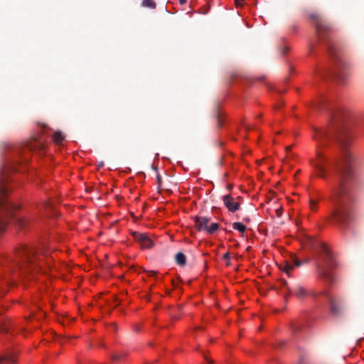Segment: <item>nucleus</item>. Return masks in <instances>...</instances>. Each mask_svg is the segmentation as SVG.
I'll use <instances>...</instances> for the list:
<instances>
[{
  "instance_id": "f257e3e1",
  "label": "nucleus",
  "mask_w": 364,
  "mask_h": 364,
  "mask_svg": "<svg viewBox=\"0 0 364 364\" xmlns=\"http://www.w3.org/2000/svg\"><path fill=\"white\" fill-rule=\"evenodd\" d=\"M318 109H326L331 115V123L327 128H314L313 139L316 142V158L311 161L318 176L327 179L333 173L331 201L333 208L328 216L333 224L345 232L353 216L341 199L348 191L354 179L355 159L348 151L351 138L348 132L350 115L348 112L337 109L333 110L326 102L316 105Z\"/></svg>"
},
{
  "instance_id": "f03ea898",
  "label": "nucleus",
  "mask_w": 364,
  "mask_h": 364,
  "mask_svg": "<svg viewBox=\"0 0 364 364\" xmlns=\"http://www.w3.org/2000/svg\"><path fill=\"white\" fill-rule=\"evenodd\" d=\"M310 17L315 24L317 43L326 48L329 56L334 61L335 70L332 75L339 82L344 83L350 75V67L349 65L338 55L337 48L331 38V28L330 25L318 14H312Z\"/></svg>"
},
{
  "instance_id": "7ed1b4c3",
  "label": "nucleus",
  "mask_w": 364,
  "mask_h": 364,
  "mask_svg": "<svg viewBox=\"0 0 364 364\" xmlns=\"http://www.w3.org/2000/svg\"><path fill=\"white\" fill-rule=\"evenodd\" d=\"M46 258L48 263L51 259L43 250L37 251L33 247L22 245L16 250V256L14 259L13 272L17 274H26L40 268L42 258Z\"/></svg>"
},
{
  "instance_id": "20e7f679",
  "label": "nucleus",
  "mask_w": 364,
  "mask_h": 364,
  "mask_svg": "<svg viewBox=\"0 0 364 364\" xmlns=\"http://www.w3.org/2000/svg\"><path fill=\"white\" fill-rule=\"evenodd\" d=\"M317 252L316 267L318 277L324 281L331 282L333 280L332 270L336 265V262L327 246L321 242L312 245Z\"/></svg>"
},
{
  "instance_id": "39448f33",
  "label": "nucleus",
  "mask_w": 364,
  "mask_h": 364,
  "mask_svg": "<svg viewBox=\"0 0 364 364\" xmlns=\"http://www.w3.org/2000/svg\"><path fill=\"white\" fill-rule=\"evenodd\" d=\"M8 188L4 184V179L0 180V233L3 232L9 220L14 216L16 206L6 198Z\"/></svg>"
},
{
  "instance_id": "423d86ee",
  "label": "nucleus",
  "mask_w": 364,
  "mask_h": 364,
  "mask_svg": "<svg viewBox=\"0 0 364 364\" xmlns=\"http://www.w3.org/2000/svg\"><path fill=\"white\" fill-rule=\"evenodd\" d=\"M326 294V299L328 306V312L331 316L336 319L343 318L348 314V306L347 299L344 295Z\"/></svg>"
},
{
  "instance_id": "0eeeda50",
  "label": "nucleus",
  "mask_w": 364,
  "mask_h": 364,
  "mask_svg": "<svg viewBox=\"0 0 364 364\" xmlns=\"http://www.w3.org/2000/svg\"><path fill=\"white\" fill-rule=\"evenodd\" d=\"M195 228L198 231H205L212 235L219 229V225L216 223H210V218L203 216H195L193 218Z\"/></svg>"
},
{
  "instance_id": "6e6552de",
  "label": "nucleus",
  "mask_w": 364,
  "mask_h": 364,
  "mask_svg": "<svg viewBox=\"0 0 364 364\" xmlns=\"http://www.w3.org/2000/svg\"><path fill=\"white\" fill-rule=\"evenodd\" d=\"M294 265L296 267H300L301 265V262L298 259L295 255L291 257V260H285L282 262L279 265V268L287 274L289 275L290 272L294 269Z\"/></svg>"
},
{
  "instance_id": "1a4fd4ad",
  "label": "nucleus",
  "mask_w": 364,
  "mask_h": 364,
  "mask_svg": "<svg viewBox=\"0 0 364 364\" xmlns=\"http://www.w3.org/2000/svg\"><path fill=\"white\" fill-rule=\"evenodd\" d=\"M17 362V353L12 350H6L0 356V364H15Z\"/></svg>"
},
{
  "instance_id": "9d476101",
  "label": "nucleus",
  "mask_w": 364,
  "mask_h": 364,
  "mask_svg": "<svg viewBox=\"0 0 364 364\" xmlns=\"http://www.w3.org/2000/svg\"><path fill=\"white\" fill-rule=\"evenodd\" d=\"M132 236L134 240L140 243L144 248H151L153 245L151 240L145 234L134 232Z\"/></svg>"
},
{
  "instance_id": "9b49d317",
  "label": "nucleus",
  "mask_w": 364,
  "mask_h": 364,
  "mask_svg": "<svg viewBox=\"0 0 364 364\" xmlns=\"http://www.w3.org/2000/svg\"><path fill=\"white\" fill-rule=\"evenodd\" d=\"M223 202L225 207L231 212H235L240 208V204L235 201V198L230 195H225L223 196Z\"/></svg>"
},
{
  "instance_id": "f8f14e48",
  "label": "nucleus",
  "mask_w": 364,
  "mask_h": 364,
  "mask_svg": "<svg viewBox=\"0 0 364 364\" xmlns=\"http://www.w3.org/2000/svg\"><path fill=\"white\" fill-rule=\"evenodd\" d=\"M13 326H14V323L11 318H5L0 320V333H9Z\"/></svg>"
},
{
  "instance_id": "ddd939ff",
  "label": "nucleus",
  "mask_w": 364,
  "mask_h": 364,
  "mask_svg": "<svg viewBox=\"0 0 364 364\" xmlns=\"http://www.w3.org/2000/svg\"><path fill=\"white\" fill-rule=\"evenodd\" d=\"M26 151H33V150H41L42 151L44 148V145L42 142L38 141L37 139H33L31 141L28 142L26 145Z\"/></svg>"
},
{
  "instance_id": "4468645a",
  "label": "nucleus",
  "mask_w": 364,
  "mask_h": 364,
  "mask_svg": "<svg viewBox=\"0 0 364 364\" xmlns=\"http://www.w3.org/2000/svg\"><path fill=\"white\" fill-rule=\"evenodd\" d=\"M293 293L299 299H303L308 296L309 291L302 286L297 285L294 288Z\"/></svg>"
},
{
  "instance_id": "2eb2a0df",
  "label": "nucleus",
  "mask_w": 364,
  "mask_h": 364,
  "mask_svg": "<svg viewBox=\"0 0 364 364\" xmlns=\"http://www.w3.org/2000/svg\"><path fill=\"white\" fill-rule=\"evenodd\" d=\"M175 260H176V262L179 265V266H185L186 264V255L182 253V252H178L176 255H175Z\"/></svg>"
},
{
  "instance_id": "dca6fc26",
  "label": "nucleus",
  "mask_w": 364,
  "mask_h": 364,
  "mask_svg": "<svg viewBox=\"0 0 364 364\" xmlns=\"http://www.w3.org/2000/svg\"><path fill=\"white\" fill-rule=\"evenodd\" d=\"M53 139L55 143L60 144L64 140V136L60 132H55L53 136Z\"/></svg>"
},
{
  "instance_id": "f3484780",
  "label": "nucleus",
  "mask_w": 364,
  "mask_h": 364,
  "mask_svg": "<svg viewBox=\"0 0 364 364\" xmlns=\"http://www.w3.org/2000/svg\"><path fill=\"white\" fill-rule=\"evenodd\" d=\"M232 227L235 230H238L240 232H244L246 230V226L241 223L235 222L232 224Z\"/></svg>"
},
{
  "instance_id": "a211bd4d",
  "label": "nucleus",
  "mask_w": 364,
  "mask_h": 364,
  "mask_svg": "<svg viewBox=\"0 0 364 364\" xmlns=\"http://www.w3.org/2000/svg\"><path fill=\"white\" fill-rule=\"evenodd\" d=\"M141 6L144 7H148L150 9L156 8V3L153 0H144L141 2Z\"/></svg>"
},
{
  "instance_id": "6ab92c4d",
  "label": "nucleus",
  "mask_w": 364,
  "mask_h": 364,
  "mask_svg": "<svg viewBox=\"0 0 364 364\" xmlns=\"http://www.w3.org/2000/svg\"><path fill=\"white\" fill-rule=\"evenodd\" d=\"M325 293H328V292L326 291L317 292L316 291L311 290V291H309L308 296H310L312 298H316L318 295H323L326 298V294Z\"/></svg>"
},
{
  "instance_id": "aec40b11",
  "label": "nucleus",
  "mask_w": 364,
  "mask_h": 364,
  "mask_svg": "<svg viewBox=\"0 0 364 364\" xmlns=\"http://www.w3.org/2000/svg\"><path fill=\"white\" fill-rule=\"evenodd\" d=\"M215 117L218 122V126L221 127L223 125L222 114L220 112L217 111Z\"/></svg>"
},
{
  "instance_id": "412c9836",
  "label": "nucleus",
  "mask_w": 364,
  "mask_h": 364,
  "mask_svg": "<svg viewBox=\"0 0 364 364\" xmlns=\"http://www.w3.org/2000/svg\"><path fill=\"white\" fill-rule=\"evenodd\" d=\"M13 151L16 156H18L22 154L23 147L21 146H16L13 149Z\"/></svg>"
},
{
  "instance_id": "4be33fe9",
  "label": "nucleus",
  "mask_w": 364,
  "mask_h": 364,
  "mask_svg": "<svg viewBox=\"0 0 364 364\" xmlns=\"http://www.w3.org/2000/svg\"><path fill=\"white\" fill-rule=\"evenodd\" d=\"M26 220L23 218H18L17 223L20 228H23L26 225Z\"/></svg>"
},
{
  "instance_id": "5701e85b",
  "label": "nucleus",
  "mask_w": 364,
  "mask_h": 364,
  "mask_svg": "<svg viewBox=\"0 0 364 364\" xmlns=\"http://www.w3.org/2000/svg\"><path fill=\"white\" fill-rule=\"evenodd\" d=\"M125 356V354H114L112 355V360L117 361Z\"/></svg>"
},
{
  "instance_id": "b1692460",
  "label": "nucleus",
  "mask_w": 364,
  "mask_h": 364,
  "mask_svg": "<svg viewBox=\"0 0 364 364\" xmlns=\"http://www.w3.org/2000/svg\"><path fill=\"white\" fill-rule=\"evenodd\" d=\"M310 207L313 210L316 209V202L313 199L310 200Z\"/></svg>"
},
{
  "instance_id": "393cba45",
  "label": "nucleus",
  "mask_w": 364,
  "mask_h": 364,
  "mask_svg": "<svg viewBox=\"0 0 364 364\" xmlns=\"http://www.w3.org/2000/svg\"><path fill=\"white\" fill-rule=\"evenodd\" d=\"M146 272L149 277H154L157 274V272L153 270L147 271Z\"/></svg>"
},
{
  "instance_id": "a878e982",
  "label": "nucleus",
  "mask_w": 364,
  "mask_h": 364,
  "mask_svg": "<svg viewBox=\"0 0 364 364\" xmlns=\"http://www.w3.org/2000/svg\"><path fill=\"white\" fill-rule=\"evenodd\" d=\"M276 213H277V217H279V218L281 217L282 214V209H281V208L277 209Z\"/></svg>"
},
{
  "instance_id": "bb28decb",
  "label": "nucleus",
  "mask_w": 364,
  "mask_h": 364,
  "mask_svg": "<svg viewBox=\"0 0 364 364\" xmlns=\"http://www.w3.org/2000/svg\"><path fill=\"white\" fill-rule=\"evenodd\" d=\"M203 357L205 359V360L208 363V364H213V360H211L210 358H208L205 355H203Z\"/></svg>"
},
{
  "instance_id": "cd10ccee",
  "label": "nucleus",
  "mask_w": 364,
  "mask_h": 364,
  "mask_svg": "<svg viewBox=\"0 0 364 364\" xmlns=\"http://www.w3.org/2000/svg\"><path fill=\"white\" fill-rule=\"evenodd\" d=\"M230 258V254L228 252L225 253L224 255H223V259L225 260H228Z\"/></svg>"
},
{
  "instance_id": "c85d7f7f",
  "label": "nucleus",
  "mask_w": 364,
  "mask_h": 364,
  "mask_svg": "<svg viewBox=\"0 0 364 364\" xmlns=\"http://www.w3.org/2000/svg\"><path fill=\"white\" fill-rule=\"evenodd\" d=\"M242 1H243V0H235V4H236L237 6H241Z\"/></svg>"
},
{
  "instance_id": "c756f323",
  "label": "nucleus",
  "mask_w": 364,
  "mask_h": 364,
  "mask_svg": "<svg viewBox=\"0 0 364 364\" xmlns=\"http://www.w3.org/2000/svg\"><path fill=\"white\" fill-rule=\"evenodd\" d=\"M156 179H157V182H158L159 186H161V177L159 175H158Z\"/></svg>"
},
{
  "instance_id": "7c9ffc66",
  "label": "nucleus",
  "mask_w": 364,
  "mask_h": 364,
  "mask_svg": "<svg viewBox=\"0 0 364 364\" xmlns=\"http://www.w3.org/2000/svg\"><path fill=\"white\" fill-rule=\"evenodd\" d=\"M187 2V0H179V3L181 5L185 4Z\"/></svg>"
},
{
  "instance_id": "2f4dec72",
  "label": "nucleus",
  "mask_w": 364,
  "mask_h": 364,
  "mask_svg": "<svg viewBox=\"0 0 364 364\" xmlns=\"http://www.w3.org/2000/svg\"><path fill=\"white\" fill-rule=\"evenodd\" d=\"M288 48L287 47H285L283 50H282V54L284 55L287 50H288Z\"/></svg>"
},
{
  "instance_id": "473e14b6",
  "label": "nucleus",
  "mask_w": 364,
  "mask_h": 364,
  "mask_svg": "<svg viewBox=\"0 0 364 364\" xmlns=\"http://www.w3.org/2000/svg\"><path fill=\"white\" fill-rule=\"evenodd\" d=\"M309 48L310 50H311L313 49V48L314 47V43H311L310 46H309Z\"/></svg>"
},
{
  "instance_id": "72a5a7b5",
  "label": "nucleus",
  "mask_w": 364,
  "mask_h": 364,
  "mask_svg": "<svg viewBox=\"0 0 364 364\" xmlns=\"http://www.w3.org/2000/svg\"><path fill=\"white\" fill-rule=\"evenodd\" d=\"M282 286L285 287L287 285V282L285 281H282Z\"/></svg>"
},
{
  "instance_id": "f704fd0d",
  "label": "nucleus",
  "mask_w": 364,
  "mask_h": 364,
  "mask_svg": "<svg viewBox=\"0 0 364 364\" xmlns=\"http://www.w3.org/2000/svg\"><path fill=\"white\" fill-rule=\"evenodd\" d=\"M291 149L290 146L287 147V151H289Z\"/></svg>"
},
{
  "instance_id": "c9c22d12",
  "label": "nucleus",
  "mask_w": 364,
  "mask_h": 364,
  "mask_svg": "<svg viewBox=\"0 0 364 364\" xmlns=\"http://www.w3.org/2000/svg\"><path fill=\"white\" fill-rule=\"evenodd\" d=\"M291 293V290L288 289L287 294H289Z\"/></svg>"
},
{
  "instance_id": "e433bc0d",
  "label": "nucleus",
  "mask_w": 364,
  "mask_h": 364,
  "mask_svg": "<svg viewBox=\"0 0 364 364\" xmlns=\"http://www.w3.org/2000/svg\"><path fill=\"white\" fill-rule=\"evenodd\" d=\"M228 189H230V188H231V186H228Z\"/></svg>"
}]
</instances>
